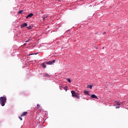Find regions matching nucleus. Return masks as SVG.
I'll return each instance as SVG.
<instances>
[{
    "label": "nucleus",
    "instance_id": "nucleus-13",
    "mask_svg": "<svg viewBox=\"0 0 128 128\" xmlns=\"http://www.w3.org/2000/svg\"><path fill=\"white\" fill-rule=\"evenodd\" d=\"M68 86H66V87H64V90H66V92H67V90H68Z\"/></svg>",
    "mask_w": 128,
    "mask_h": 128
},
{
    "label": "nucleus",
    "instance_id": "nucleus-9",
    "mask_svg": "<svg viewBox=\"0 0 128 128\" xmlns=\"http://www.w3.org/2000/svg\"><path fill=\"white\" fill-rule=\"evenodd\" d=\"M42 66L43 68H46V64H44V63H42Z\"/></svg>",
    "mask_w": 128,
    "mask_h": 128
},
{
    "label": "nucleus",
    "instance_id": "nucleus-27",
    "mask_svg": "<svg viewBox=\"0 0 128 128\" xmlns=\"http://www.w3.org/2000/svg\"><path fill=\"white\" fill-rule=\"evenodd\" d=\"M58 0V2H60V0Z\"/></svg>",
    "mask_w": 128,
    "mask_h": 128
},
{
    "label": "nucleus",
    "instance_id": "nucleus-1",
    "mask_svg": "<svg viewBox=\"0 0 128 128\" xmlns=\"http://www.w3.org/2000/svg\"><path fill=\"white\" fill-rule=\"evenodd\" d=\"M6 96H1L0 97V104L2 106H4L6 104Z\"/></svg>",
    "mask_w": 128,
    "mask_h": 128
},
{
    "label": "nucleus",
    "instance_id": "nucleus-10",
    "mask_svg": "<svg viewBox=\"0 0 128 128\" xmlns=\"http://www.w3.org/2000/svg\"><path fill=\"white\" fill-rule=\"evenodd\" d=\"M44 78H50V75L48 74H44Z\"/></svg>",
    "mask_w": 128,
    "mask_h": 128
},
{
    "label": "nucleus",
    "instance_id": "nucleus-22",
    "mask_svg": "<svg viewBox=\"0 0 128 128\" xmlns=\"http://www.w3.org/2000/svg\"><path fill=\"white\" fill-rule=\"evenodd\" d=\"M44 17V18H48V16L46 15L44 16H43Z\"/></svg>",
    "mask_w": 128,
    "mask_h": 128
},
{
    "label": "nucleus",
    "instance_id": "nucleus-16",
    "mask_svg": "<svg viewBox=\"0 0 128 128\" xmlns=\"http://www.w3.org/2000/svg\"><path fill=\"white\" fill-rule=\"evenodd\" d=\"M68 80V82H72V80H70V78H68V80Z\"/></svg>",
    "mask_w": 128,
    "mask_h": 128
},
{
    "label": "nucleus",
    "instance_id": "nucleus-19",
    "mask_svg": "<svg viewBox=\"0 0 128 128\" xmlns=\"http://www.w3.org/2000/svg\"><path fill=\"white\" fill-rule=\"evenodd\" d=\"M30 42V39H28V40L26 41V42Z\"/></svg>",
    "mask_w": 128,
    "mask_h": 128
},
{
    "label": "nucleus",
    "instance_id": "nucleus-14",
    "mask_svg": "<svg viewBox=\"0 0 128 128\" xmlns=\"http://www.w3.org/2000/svg\"><path fill=\"white\" fill-rule=\"evenodd\" d=\"M36 108L38 110L40 109V104H37Z\"/></svg>",
    "mask_w": 128,
    "mask_h": 128
},
{
    "label": "nucleus",
    "instance_id": "nucleus-12",
    "mask_svg": "<svg viewBox=\"0 0 128 128\" xmlns=\"http://www.w3.org/2000/svg\"><path fill=\"white\" fill-rule=\"evenodd\" d=\"M114 102H117V104H116V106H120V102L115 101Z\"/></svg>",
    "mask_w": 128,
    "mask_h": 128
},
{
    "label": "nucleus",
    "instance_id": "nucleus-17",
    "mask_svg": "<svg viewBox=\"0 0 128 128\" xmlns=\"http://www.w3.org/2000/svg\"><path fill=\"white\" fill-rule=\"evenodd\" d=\"M22 116H18V118H20V120H22Z\"/></svg>",
    "mask_w": 128,
    "mask_h": 128
},
{
    "label": "nucleus",
    "instance_id": "nucleus-11",
    "mask_svg": "<svg viewBox=\"0 0 128 128\" xmlns=\"http://www.w3.org/2000/svg\"><path fill=\"white\" fill-rule=\"evenodd\" d=\"M88 88H90V90H92V85H88L87 86Z\"/></svg>",
    "mask_w": 128,
    "mask_h": 128
},
{
    "label": "nucleus",
    "instance_id": "nucleus-23",
    "mask_svg": "<svg viewBox=\"0 0 128 128\" xmlns=\"http://www.w3.org/2000/svg\"><path fill=\"white\" fill-rule=\"evenodd\" d=\"M34 54H30L29 56H33Z\"/></svg>",
    "mask_w": 128,
    "mask_h": 128
},
{
    "label": "nucleus",
    "instance_id": "nucleus-28",
    "mask_svg": "<svg viewBox=\"0 0 128 128\" xmlns=\"http://www.w3.org/2000/svg\"><path fill=\"white\" fill-rule=\"evenodd\" d=\"M102 48H104V47Z\"/></svg>",
    "mask_w": 128,
    "mask_h": 128
},
{
    "label": "nucleus",
    "instance_id": "nucleus-26",
    "mask_svg": "<svg viewBox=\"0 0 128 128\" xmlns=\"http://www.w3.org/2000/svg\"><path fill=\"white\" fill-rule=\"evenodd\" d=\"M46 20V18H44V16H43V20Z\"/></svg>",
    "mask_w": 128,
    "mask_h": 128
},
{
    "label": "nucleus",
    "instance_id": "nucleus-24",
    "mask_svg": "<svg viewBox=\"0 0 128 128\" xmlns=\"http://www.w3.org/2000/svg\"><path fill=\"white\" fill-rule=\"evenodd\" d=\"M106 34V32H103V34Z\"/></svg>",
    "mask_w": 128,
    "mask_h": 128
},
{
    "label": "nucleus",
    "instance_id": "nucleus-4",
    "mask_svg": "<svg viewBox=\"0 0 128 128\" xmlns=\"http://www.w3.org/2000/svg\"><path fill=\"white\" fill-rule=\"evenodd\" d=\"M26 26H28V24H26V22H24L22 24L20 25L21 28H26Z\"/></svg>",
    "mask_w": 128,
    "mask_h": 128
},
{
    "label": "nucleus",
    "instance_id": "nucleus-15",
    "mask_svg": "<svg viewBox=\"0 0 128 128\" xmlns=\"http://www.w3.org/2000/svg\"><path fill=\"white\" fill-rule=\"evenodd\" d=\"M23 12H24V10H20V11H19V12H18V14H22V13Z\"/></svg>",
    "mask_w": 128,
    "mask_h": 128
},
{
    "label": "nucleus",
    "instance_id": "nucleus-21",
    "mask_svg": "<svg viewBox=\"0 0 128 128\" xmlns=\"http://www.w3.org/2000/svg\"><path fill=\"white\" fill-rule=\"evenodd\" d=\"M120 108V105L118 106H116V108Z\"/></svg>",
    "mask_w": 128,
    "mask_h": 128
},
{
    "label": "nucleus",
    "instance_id": "nucleus-25",
    "mask_svg": "<svg viewBox=\"0 0 128 128\" xmlns=\"http://www.w3.org/2000/svg\"><path fill=\"white\" fill-rule=\"evenodd\" d=\"M35 54V55L38 54V52L35 53V54Z\"/></svg>",
    "mask_w": 128,
    "mask_h": 128
},
{
    "label": "nucleus",
    "instance_id": "nucleus-20",
    "mask_svg": "<svg viewBox=\"0 0 128 128\" xmlns=\"http://www.w3.org/2000/svg\"><path fill=\"white\" fill-rule=\"evenodd\" d=\"M62 88H64V87H62V86L60 87V90H62Z\"/></svg>",
    "mask_w": 128,
    "mask_h": 128
},
{
    "label": "nucleus",
    "instance_id": "nucleus-5",
    "mask_svg": "<svg viewBox=\"0 0 128 128\" xmlns=\"http://www.w3.org/2000/svg\"><path fill=\"white\" fill-rule=\"evenodd\" d=\"M34 16V14L30 13L26 16V18H32V16Z\"/></svg>",
    "mask_w": 128,
    "mask_h": 128
},
{
    "label": "nucleus",
    "instance_id": "nucleus-7",
    "mask_svg": "<svg viewBox=\"0 0 128 128\" xmlns=\"http://www.w3.org/2000/svg\"><path fill=\"white\" fill-rule=\"evenodd\" d=\"M28 114V112H24L22 113L21 115H20V116H26V115Z\"/></svg>",
    "mask_w": 128,
    "mask_h": 128
},
{
    "label": "nucleus",
    "instance_id": "nucleus-2",
    "mask_svg": "<svg viewBox=\"0 0 128 128\" xmlns=\"http://www.w3.org/2000/svg\"><path fill=\"white\" fill-rule=\"evenodd\" d=\"M71 94H72V98H78V100H80V98L78 96V95L76 92L74 90H72Z\"/></svg>",
    "mask_w": 128,
    "mask_h": 128
},
{
    "label": "nucleus",
    "instance_id": "nucleus-3",
    "mask_svg": "<svg viewBox=\"0 0 128 128\" xmlns=\"http://www.w3.org/2000/svg\"><path fill=\"white\" fill-rule=\"evenodd\" d=\"M56 62V60H50L48 62H46V64H54Z\"/></svg>",
    "mask_w": 128,
    "mask_h": 128
},
{
    "label": "nucleus",
    "instance_id": "nucleus-8",
    "mask_svg": "<svg viewBox=\"0 0 128 128\" xmlns=\"http://www.w3.org/2000/svg\"><path fill=\"white\" fill-rule=\"evenodd\" d=\"M92 98H98V96H96V94H93L91 96Z\"/></svg>",
    "mask_w": 128,
    "mask_h": 128
},
{
    "label": "nucleus",
    "instance_id": "nucleus-18",
    "mask_svg": "<svg viewBox=\"0 0 128 128\" xmlns=\"http://www.w3.org/2000/svg\"><path fill=\"white\" fill-rule=\"evenodd\" d=\"M27 28L28 30H30V28H32V26H30L27 27Z\"/></svg>",
    "mask_w": 128,
    "mask_h": 128
},
{
    "label": "nucleus",
    "instance_id": "nucleus-6",
    "mask_svg": "<svg viewBox=\"0 0 128 128\" xmlns=\"http://www.w3.org/2000/svg\"><path fill=\"white\" fill-rule=\"evenodd\" d=\"M84 93L85 94H87V96H90V92L88 90H84Z\"/></svg>",
    "mask_w": 128,
    "mask_h": 128
}]
</instances>
